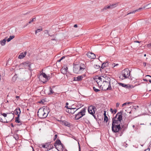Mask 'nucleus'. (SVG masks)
<instances>
[{"mask_svg": "<svg viewBox=\"0 0 151 151\" xmlns=\"http://www.w3.org/2000/svg\"><path fill=\"white\" fill-rule=\"evenodd\" d=\"M123 111L117 113L116 116L112 119V131L114 133H118L121 129L120 123L122 119Z\"/></svg>", "mask_w": 151, "mask_h": 151, "instance_id": "obj_1", "label": "nucleus"}, {"mask_svg": "<svg viewBox=\"0 0 151 151\" xmlns=\"http://www.w3.org/2000/svg\"><path fill=\"white\" fill-rule=\"evenodd\" d=\"M86 68L85 65L81 63L78 65H74L73 67V71L76 74L82 73Z\"/></svg>", "mask_w": 151, "mask_h": 151, "instance_id": "obj_2", "label": "nucleus"}, {"mask_svg": "<svg viewBox=\"0 0 151 151\" xmlns=\"http://www.w3.org/2000/svg\"><path fill=\"white\" fill-rule=\"evenodd\" d=\"M86 112V109L85 108H83L79 112L75 115V119L78 120L81 118L83 116L85 115Z\"/></svg>", "mask_w": 151, "mask_h": 151, "instance_id": "obj_3", "label": "nucleus"}, {"mask_svg": "<svg viewBox=\"0 0 151 151\" xmlns=\"http://www.w3.org/2000/svg\"><path fill=\"white\" fill-rule=\"evenodd\" d=\"M96 109L95 106H90L88 108V111L89 113L91 114L95 119L96 116L94 114L95 113Z\"/></svg>", "mask_w": 151, "mask_h": 151, "instance_id": "obj_4", "label": "nucleus"}, {"mask_svg": "<svg viewBox=\"0 0 151 151\" xmlns=\"http://www.w3.org/2000/svg\"><path fill=\"white\" fill-rule=\"evenodd\" d=\"M45 109L44 108L42 111H38L37 112V115L39 117L42 119L46 118L47 114L45 112Z\"/></svg>", "mask_w": 151, "mask_h": 151, "instance_id": "obj_5", "label": "nucleus"}, {"mask_svg": "<svg viewBox=\"0 0 151 151\" xmlns=\"http://www.w3.org/2000/svg\"><path fill=\"white\" fill-rule=\"evenodd\" d=\"M122 75L124 78H126L129 76V70L128 68H126L122 71Z\"/></svg>", "mask_w": 151, "mask_h": 151, "instance_id": "obj_6", "label": "nucleus"}, {"mask_svg": "<svg viewBox=\"0 0 151 151\" xmlns=\"http://www.w3.org/2000/svg\"><path fill=\"white\" fill-rule=\"evenodd\" d=\"M118 83L119 85L126 88L131 89L133 88L134 87V86H133L132 85L129 84H126L124 83Z\"/></svg>", "mask_w": 151, "mask_h": 151, "instance_id": "obj_7", "label": "nucleus"}, {"mask_svg": "<svg viewBox=\"0 0 151 151\" xmlns=\"http://www.w3.org/2000/svg\"><path fill=\"white\" fill-rule=\"evenodd\" d=\"M86 76L85 74L82 75L81 76H78L77 77H74V81H81L83 80V78Z\"/></svg>", "mask_w": 151, "mask_h": 151, "instance_id": "obj_8", "label": "nucleus"}, {"mask_svg": "<svg viewBox=\"0 0 151 151\" xmlns=\"http://www.w3.org/2000/svg\"><path fill=\"white\" fill-rule=\"evenodd\" d=\"M150 4H148L146 6H144L143 8H142V7L138 9L132 11V12H130L129 13H128L127 15H128V14H131L134 13L136 12H137V11H141L142 9H145L146 7L147 6L149 5Z\"/></svg>", "mask_w": 151, "mask_h": 151, "instance_id": "obj_9", "label": "nucleus"}, {"mask_svg": "<svg viewBox=\"0 0 151 151\" xmlns=\"http://www.w3.org/2000/svg\"><path fill=\"white\" fill-rule=\"evenodd\" d=\"M127 125H123L122 126L121 129L120 130V131L121 132L120 134L119 135L120 136H121L123 134V132L125 131L127 129Z\"/></svg>", "mask_w": 151, "mask_h": 151, "instance_id": "obj_10", "label": "nucleus"}, {"mask_svg": "<svg viewBox=\"0 0 151 151\" xmlns=\"http://www.w3.org/2000/svg\"><path fill=\"white\" fill-rule=\"evenodd\" d=\"M79 109V108L76 109L75 108H71L70 109L66 110V111L69 113H70L72 114H74L75 112Z\"/></svg>", "mask_w": 151, "mask_h": 151, "instance_id": "obj_11", "label": "nucleus"}, {"mask_svg": "<svg viewBox=\"0 0 151 151\" xmlns=\"http://www.w3.org/2000/svg\"><path fill=\"white\" fill-rule=\"evenodd\" d=\"M87 57L91 59H94L96 58L95 54L91 52H88L86 54Z\"/></svg>", "mask_w": 151, "mask_h": 151, "instance_id": "obj_12", "label": "nucleus"}, {"mask_svg": "<svg viewBox=\"0 0 151 151\" xmlns=\"http://www.w3.org/2000/svg\"><path fill=\"white\" fill-rule=\"evenodd\" d=\"M61 142L60 140L59 139H57L55 141V142L54 144V145L55 148L57 149L58 151H59L57 147V145H60L61 144Z\"/></svg>", "mask_w": 151, "mask_h": 151, "instance_id": "obj_13", "label": "nucleus"}, {"mask_svg": "<svg viewBox=\"0 0 151 151\" xmlns=\"http://www.w3.org/2000/svg\"><path fill=\"white\" fill-rule=\"evenodd\" d=\"M60 121V122H60V123L65 126L70 127V123L65 120H61Z\"/></svg>", "mask_w": 151, "mask_h": 151, "instance_id": "obj_14", "label": "nucleus"}, {"mask_svg": "<svg viewBox=\"0 0 151 151\" xmlns=\"http://www.w3.org/2000/svg\"><path fill=\"white\" fill-rule=\"evenodd\" d=\"M109 84V83L106 82V81H103L102 85H101V86H102V89L103 90L104 89H105L107 87Z\"/></svg>", "mask_w": 151, "mask_h": 151, "instance_id": "obj_15", "label": "nucleus"}, {"mask_svg": "<svg viewBox=\"0 0 151 151\" xmlns=\"http://www.w3.org/2000/svg\"><path fill=\"white\" fill-rule=\"evenodd\" d=\"M14 113L15 114L17 115V116H18V115H19V116H20V114L21 113V111L20 108H16L14 111Z\"/></svg>", "mask_w": 151, "mask_h": 151, "instance_id": "obj_16", "label": "nucleus"}, {"mask_svg": "<svg viewBox=\"0 0 151 151\" xmlns=\"http://www.w3.org/2000/svg\"><path fill=\"white\" fill-rule=\"evenodd\" d=\"M27 54V52L25 51L24 52H22L18 56V58L19 59H23L25 57Z\"/></svg>", "mask_w": 151, "mask_h": 151, "instance_id": "obj_17", "label": "nucleus"}, {"mask_svg": "<svg viewBox=\"0 0 151 151\" xmlns=\"http://www.w3.org/2000/svg\"><path fill=\"white\" fill-rule=\"evenodd\" d=\"M22 64H23L24 65L27 66L29 68V70H30V68H31V67H30L31 64L28 61L24 62L22 63Z\"/></svg>", "mask_w": 151, "mask_h": 151, "instance_id": "obj_18", "label": "nucleus"}, {"mask_svg": "<svg viewBox=\"0 0 151 151\" xmlns=\"http://www.w3.org/2000/svg\"><path fill=\"white\" fill-rule=\"evenodd\" d=\"M108 86L105 89H104V91H106V90H110V91H112V88L111 86L110 83H109Z\"/></svg>", "mask_w": 151, "mask_h": 151, "instance_id": "obj_19", "label": "nucleus"}, {"mask_svg": "<svg viewBox=\"0 0 151 151\" xmlns=\"http://www.w3.org/2000/svg\"><path fill=\"white\" fill-rule=\"evenodd\" d=\"M108 9H110V6L109 5L108 6H105L103 9H101V12H104Z\"/></svg>", "mask_w": 151, "mask_h": 151, "instance_id": "obj_20", "label": "nucleus"}, {"mask_svg": "<svg viewBox=\"0 0 151 151\" xmlns=\"http://www.w3.org/2000/svg\"><path fill=\"white\" fill-rule=\"evenodd\" d=\"M6 41V38L1 40L0 41V43L2 46H4L5 45Z\"/></svg>", "mask_w": 151, "mask_h": 151, "instance_id": "obj_21", "label": "nucleus"}, {"mask_svg": "<svg viewBox=\"0 0 151 151\" xmlns=\"http://www.w3.org/2000/svg\"><path fill=\"white\" fill-rule=\"evenodd\" d=\"M19 116H19V115H18V116H17V117H15V122H16V123H21V122L19 121ZM22 124V123H21V124L20 123V125Z\"/></svg>", "mask_w": 151, "mask_h": 151, "instance_id": "obj_22", "label": "nucleus"}, {"mask_svg": "<svg viewBox=\"0 0 151 151\" xmlns=\"http://www.w3.org/2000/svg\"><path fill=\"white\" fill-rule=\"evenodd\" d=\"M104 81H106V82L109 83H110L111 79L109 77L106 76L105 78V80Z\"/></svg>", "mask_w": 151, "mask_h": 151, "instance_id": "obj_23", "label": "nucleus"}, {"mask_svg": "<svg viewBox=\"0 0 151 151\" xmlns=\"http://www.w3.org/2000/svg\"><path fill=\"white\" fill-rule=\"evenodd\" d=\"M109 5L110 6V9H113L117 6V4H109Z\"/></svg>", "mask_w": 151, "mask_h": 151, "instance_id": "obj_24", "label": "nucleus"}, {"mask_svg": "<svg viewBox=\"0 0 151 151\" xmlns=\"http://www.w3.org/2000/svg\"><path fill=\"white\" fill-rule=\"evenodd\" d=\"M94 68H95L96 69H99L101 72H102V70L101 69V67L100 68V67L99 65H94Z\"/></svg>", "mask_w": 151, "mask_h": 151, "instance_id": "obj_25", "label": "nucleus"}, {"mask_svg": "<svg viewBox=\"0 0 151 151\" xmlns=\"http://www.w3.org/2000/svg\"><path fill=\"white\" fill-rule=\"evenodd\" d=\"M14 35H11L9 36V37L7 40V42H9L11 41V40L14 37Z\"/></svg>", "mask_w": 151, "mask_h": 151, "instance_id": "obj_26", "label": "nucleus"}, {"mask_svg": "<svg viewBox=\"0 0 151 151\" xmlns=\"http://www.w3.org/2000/svg\"><path fill=\"white\" fill-rule=\"evenodd\" d=\"M146 77L147 79L149 82L151 83V76L149 75H147L146 76Z\"/></svg>", "mask_w": 151, "mask_h": 151, "instance_id": "obj_27", "label": "nucleus"}, {"mask_svg": "<svg viewBox=\"0 0 151 151\" xmlns=\"http://www.w3.org/2000/svg\"><path fill=\"white\" fill-rule=\"evenodd\" d=\"M106 64H106L105 63H103L101 67V69H104V68L107 66L108 65H106Z\"/></svg>", "mask_w": 151, "mask_h": 151, "instance_id": "obj_28", "label": "nucleus"}, {"mask_svg": "<svg viewBox=\"0 0 151 151\" xmlns=\"http://www.w3.org/2000/svg\"><path fill=\"white\" fill-rule=\"evenodd\" d=\"M14 138L16 140H17L19 139V137L17 134H14L13 136Z\"/></svg>", "mask_w": 151, "mask_h": 151, "instance_id": "obj_29", "label": "nucleus"}, {"mask_svg": "<svg viewBox=\"0 0 151 151\" xmlns=\"http://www.w3.org/2000/svg\"><path fill=\"white\" fill-rule=\"evenodd\" d=\"M54 93V91H52V89L50 87V92L49 93V95H51Z\"/></svg>", "mask_w": 151, "mask_h": 151, "instance_id": "obj_30", "label": "nucleus"}, {"mask_svg": "<svg viewBox=\"0 0 151 151\" xmlns=\"http://www.w3.org/2000/svg\"><path fill=\"white\" fill-rule=\"evenodd\" d=\"M54 148L53 146L52 145H50V147H49L48 148H47V150H49Z\"/></svg>", "mask_w": 151, "mask_h": 151, "instance_id": "obj_31", "label": "nucleus"}, {"mask_svg": "<svg viewBox=\"0 0 151 151\" xmlns=\"http://www.w3.org/2000/svg\"><path fill=\"white\" fill-rule=\"evenodd\" d=\"M41 75L43 77L45 78H47V75L44 73H42Z\"/></svg>", "mask_w": 151, "mask_h": 151, "instance_id": "obj_32", "label": "nucleus"}, {"mask_svg": "<svg viewBox=\"0 0 151 151\" xmlns=\"http://www.w3.org/2000/svg\"><path fill=\"white\" fill-rule=\"evenodd\" d=\"M42 28L41 29H38L37 30H36L35 31V34H36L37 33L39 32H40L41 31H42Z\"/></svg>", "mask_w": 151, "mask_h": 151, "instance_id": "obj_33", "label": "nucleus"}, {"mask_svg": "<svg viewBox=\"0 0 151 151\" xmlns=\"http://www.w3.org/2000/svg\"><path fill=\"white\" fill-rule=\"evenodd\" d=\"M93 90L96 92H97L100 91V90L96 88L94 86L93 87Z\"/></svg>", "mask_w": 151, "mask_h": 151, "instance_id": "obj_34", "label": "nucleus"}, {"mask_svg": "<svg viewBox=\"0 0 151 151\" xmlns=\"http://www.w3.org/2000/svg\"><path fill=\"white\" fill-rule=\"evenodd\" d=\"M104 119L105 121H106V122H107L108 120V119L107 116H106L105 115V116H104Z\"/></svg>", "mask_w": 151, "mask_h": 151, "instance_id": "obj_35", "label": "nucleus"}, {"mask_svg": "<svg viewBox=\"0 0 151 151\" xmlns=\"http://www.w3.org/2000/svg\"><path fill=\"white\" fill-rule=\"evenodd\" d=\"M51 144V142H49L47 143H45L46 146V148H47L48 147H49V146Z\"/></svg>", "mask_w": 151, "mask_h": 151, "instance_id": "obj_36", "label": "nucleus"}, {"mask_svg": "<svg viewBox=\"0 0 151 151\" xmlns=\"http://www.w3.org/2000/svg\"><path fill=\"white\" fill-rule=\"evenodd\" d=\"M0 121L2 122H3L4 123H8V122L7 121H3V119L1 117V116H0Z\"/></svg>", "mask_w": 151, "mask_h": 151, "instance_id": "obj_37", "label": "nucleus"}, {"mask_svg": "<svg viewBox=\"0 0 151 151\" xmlns=\"http://www.w3.org/2000/svg\"><path fill=\"white\" fill-rule=\"evenodd\" d=\"M130 103L129 102H126L125 103H124L123 104H122V106H125L126 105V104H130Z\"/></svg>", "mask_w": 151, "mask_h": 151, "instance_id": "obj_38", "label": "nucleus"}, {"mask_svg": "<svg viewBox=\"0 0 151 151\" xmlns=\"http://www.w3.org/2000/svg\"><path fill=\"white\" fill-rule=\"evenodd\" d=\"M58 137V135L57 134H55V136H54V138H53V140L54 141H55L56 139L57 138V137Z\"/></svg>", "mask_w": 151, "mask_h": 151, "instance_id": "obj_39", "label": "nucleus"}, {"mask_svg": "<svg viewBox=\"0 0 151 151\" xmlns=\"http://www.w3.org/2000/svg\"><path fill=\"white\" fill-rule=\"evenodd\" d=\"M68 69V68L67 67H66L65 68H64V69H63V70H65V72H67V70Z\"/></svg>", "mask_w": 151, "mask_h": 151, "instance_id": "obj_40", "label": "nucleus"}, {"mask_svg": "<svg viewBox=\"0 0 151 151\" xmlns=\"http://www.w3.org/2000/svg\"><path fill=\"white\" fill-rule=\"evenodd\" d=\"M2 115L5 117L7 116V114L5 113H3L2 114Z\"/></svg>", "mask_w": 151, "mask_h": 151, "instance_id": "obj_41", "label": "nucleus"}, {"mask_svg": "<svg viewBox=\"0 0 151 151\" xmlns=\"http://www.w3.org/2000/svg\"><path fill=\"white\" fill-rule=\"evenodd\" d=\"M117 112V110L116 109H114L113 110V113L114 114H116Z\"/></svg>", "mask_w": 151, "mask_h": 151, "instance_id": "obj_42", "label": "nucleus"}, {"mask_svg": "<svg viewBox=\"0 0 151 151\" xmlns=\"http://www.w3.org/2000/svg\"><path fill=\"white\" fill-rule=\"evenodd\" d=\"M119 103H117L116 104V107H118L119 106Z\"/></svg>", "mask_w": 151, "mask_h": 151, "instance_id": "obj_43", "label": "nucleus"}, {"mask_svg": "<svg viewBox=\"0 0 151 151\" xmlns=\"http://www.w3.org/2000/svg\"><path fill=\"white\" fill-rule=\"evenodd\" d=\"M110 111L112 113H113V110L112 109V108H110Z\"/></svg>", "mask_w": 151, "mask_h": 151, "instance_id": "obj_44", "label": "nucleus"}, {"mask_svg": "<svg viewBox=\"0 0 151 151\" xmlns=\"http://www.w3.org/2000/svg\"><path fill=\"white\" fill-rule=\"evenodd\" d=\"M42 147H43V148H46V145H45L44 144H43L42 145Z\"/></svg>", "mask_w": 151, "mask_h": 151, "instance_id": "obj_45", "label": "nucleus"}, {"mask_svg": "<svg viewBox=\"0 0 151 151\" xmlns=\"http://www.w3.org/2000/svg\"><path fill=\"white\" fill-rule=\"evenodd\" d=\"M60 145L61 146L62 148H63L64 147V145L62 143H61V144H60Z\"/></svg>", "mask_w": 151, "mask_h": 151, "instance_id": "obj_46", "label": "nucleus"}, {"mask_svg": "<svg viewBox=\"0 0 151 151\" xmlns=\"http://www.w3.org/2000/svg\"><path fill=\"white\" fill-rule=\"evenodd\" d=\"M38 103L40 104H43L44 103V102L42 100L39 101Z\"/></svg>", "mask_w": 151, "mask_h": 151, "instance_id": "obj_47", "label": "nucleus"}, {"mask_svg": "<svg viewBox=\"0 0 151 151\" xmlns=\"http://www.w3.org/2000/svg\"><path fill=\"white\" fill-rule=\"evenodd\" d=\"M78 146H79V151H80L81 150V147L80 145V144L79 142H78Z\"/></svg>", "mask_w": 151, "mask_h": 151, "instance_id": "obj_48", "label": "nucleus"}, {"mask_svg": "<svg viewBox=\"0 0 151 151\" xmlns=\"http://www.w3.org/2000/svg\"><path fill=\"white\" fill-rule=\"evenodd\" d=\"M143 80L144 81H147V82L148 81V80L147 79V78H144L143 79Z\"/></svg>", "mask_w": 151, "mask_h": 151, "instance_id": "obj_49", "label": "nucleus"}, {"mask_svg": "<svg viewBox=\"0 0 151 151\" xmlns=\"http://www.w3.org/2000/svg\"><path fill=\"white\" fill-rule=\"evenodd\" d=\"M65 107H66V108L68 109H68H70L71 108H69L68 107V106H65Z\"/></svg>", "mask_w": 151, "mask_h": 151, "instance_id": "obj_50", "label": "nucleus"}, {"mask_svg": "<svg viewBox=\"0 0 151 151\" xmlns=\"http://www.w3.org/2000/svg\"><path fill=\"white\" fill-rule=\"evenodd\" d=\"M150 150V149L149 148H148L147 149H145L144 151H149Z\"/></svg>", "mask_w": 151, "mask_h": 151, "instance_id": "obj_51", "label": "nucleus"}, {"mask_svg": "<svg viewBox=\"0 0 151 151\" xmlns=\"http://www.w3.org/2000/svg\"><path fill=\"white\" fill-rule=\"evenodd\" d=\"M34 20H35V18H34L32 19V20H31V22H33L34 21Z\"/></svg>", "mask_w": 151, "mask_h": 151, "instance_id": "obj_52", "label": "nucleus"}, {"mask_svg": "<svg viewBox=\"0 0 151 151\" xmlns=\"http://www.w3.org/2000/svg\"><path fill=\"white\" fill-rule=\"evenodd\" d=\"M143 65H144L145 67V66H146V63H145V62H144V63H143Z\"/></svg>", "mask_w": 151, "mask_h": 151, "instance_id": "obj_53", "label": "nucleus"}, {"mask_svg": "<svg viewBox=\"0 0 151 151\" xmlns=\"http://www.w3.org/2000/svg\"><path fill=\"white\" fill-rule=\"evenodd\" d=\"M73 27H75V28H76V27H78V25L77 24H74Z\"/></svg>", "mask_w": 151, "mask_h": 151, "instance_id": "obj_54", "label": "nucleus"}, {"mask_svg": "<svg viewBox=\"0 0 151 151\" xmlns=\"http://www.w3.org/2000/svg\"><path fill=\"white\" fill-rule=\"evenodd\" d=\"M31 23H32V22H31V21H29V22L27 24H26V26H27L29 24Z\"/></svg>", "mask_w": 151, "mask_h": 151, "instance_id": "obj_55", "label": "nucleus"}, {"mask_svg": "<svg viewBox=\"0 0 151 151\" xmlns=\"http://www.w3.org/2000/svg\"><path fill=\"white\" fill-rule=\"evenodd\" d=\"M98 79L100 80H101V79H102V78H101V77H98Z\"/></svg>", "mask_w": 151, "mask_h": 151, "instance_id": "obj_56", "label": "nucleus"}, {"mask_svg": "<svg viewBox=\"0 0 151 151\" xmlns=\"http://www.w3.org/2000/svg\"><path fill=\"white\" fill-rule=\"evenodd\" d=\"M11 126L12 127H14V126L13 125V124L12 123H11Z\"/></svg>", "mask_w": 151, "mask_h": 151, "instance_id": "obj_57", "label": "nucleus"}, {"mask_svg": "<svg viewBox=\"0 0 151 151\" xmlns=\"http://www.w3.org/2000/svg\"><path fill=\"white\" fill-rule=\"evenodd\" d=\"M147 45L148 47H151V43L148 44Z\"/></svg>", "mask_w": 151, "mask_h": 151, "instance_id": "obj_58", "label": "nucleus"}, {"mask_svg": "<svg viewBox=\"0 0 151 151\" xmlns=\"http://www.w3.org/2000/svg\"><path fill=\"white\" fill-rule=\"evenodd\" d=\"M114 65H115V63H114ZM119 65V64H115V65H114V66L113 67L114 68L115 66H117V65Z\"/></svg>", "mask_w": 151, "mask_h": 151, "instance_id": "obj_59", "label": "nucleus"}, {"mask_svg": "<svg viewBox=\"0 0 151 151\" xmlns=\"http://www.w3.org/2000/svg\"><path fill=\"white\" fill-rule=\"evenodd\" d=\"M134 42H137V43H140V42H139V41H134Z\"/></svg>", "mask_w": 151, "mask_h": 151, "instance_id": "obj_60", "label": "nucleus"}, {"mask_svg": "<svg viewBox=\"0 0 151 151\" xmlns=\"http://www.w3.org/2000/svg\"><path fill=\"white\" fill-rule=\"evenodd\" d=\"M105 63H106V64L107 63L106 65H108L109 63V62L108 61H107Z\"/></svg>", "mask_w": 151, "mask_h": 151, "instance_id": "obj_61", "label": "nucleus"}, {"mask_svg": "<svg viewBox=\"0 0 151 151\" xmlns=\"http://www.w3.org/2000/svg\"><path fill=\"white\" fill-rule=\"evenodd\" d=\"M65 58V56H63V57H62L61 58V60H62L64 58Z\"/></svg>", "mask_w": 151, "mask_h": 151, "instance_id": "obj_62", "label": "nucleus"}, {"mask_svg": "<svg viewBox=\"0 0 151 151\" xmlns=\"http://www.w3.org/2000/svg\"><path fill=\"white\" fill-rule=\"evenodd\" d=\"M106 111H104V116L105 115L106 116Z\"/></svg>", "mask_w": 151, "mask_h": 151, "instance_id": "obj_63", "label": "nucleus"}, {"mask_svg": "<svg viewBox=\"0 0 151 151\" xmlns=\"http://www.w3.org/2000/svg\"><path fill=\"white\" fill-rule=\"evenodd\" d=\"M149 144H150L149 146L151 147V140Z\"/></svg>", "mask_w": 151, "mask_h": 151, "instance_id": "obj_64", "label": "nucleus"}]
</instances>
